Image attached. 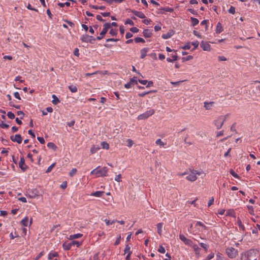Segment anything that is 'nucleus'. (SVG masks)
<instances>
[{
  "label": "nucleus",
  "instance_id": "nucleus-1",
  "mask_svg": "<svg viewBox=\"0 0 260 260\" xmlns=\"http://www.w3.org/2000/svg\"><path fill=\"white\" fill-rule=\"evenodd\" d=\"M100 167H98L96 169L93 170L90 174L91 175H97L98 176H106L108 169L107 167H104L102 168L99 169Z\"/></svg>",
  "mask_w": 260,
  "mask_h": 260
},
{
  "label": "nucleus",
  "instance_id": "nucleus-2",
  "mask_svg": "<svg viewBox=\"0 0 260 260\" xmlns=\"http://www.w3.org/2000/svg\"><path fill=\"white\" fill-rule=\"evenodd\" d=\"M226 253L229 257L234 258L237 255L238 251L233 247H228L226 249Z\"/></svg>",
  "mask_w": 260,
  "mask_h": 260
},
{
  "label": "nucleus",
  "instance_id": "nucleus-3",
  "mask_svg": "<svg viewBox=\"0 0 260 260\" xmlns=\"http://www.w3.org/2000/svg\"><path fill=\"white\" fill-rule=\"evenodd\" d=\"M154 113V110L153 109H150V110L147 111L145 113L140 114L138 117V120H143L148 118L150 116L152 115Z\"/></svg>",
  "mask_w": 260,
  "mask_h": 260
},
{
  "label": "nucleus",
  "instance_id": "nucleus-4",
  "mask_svg": "<svg viewBox=\"0 0 260 260\" xmlns=\"http://www.w3.org/2000/svg\"><path fill=\"white\" fill-rule=\"evenodd\" d=\"M224 121L225 118L222 116H220L214 120V123L217 129H219L222 126Z\"/></svg>",
  "mask_w": 260,
  "mask_h": 260
},
{
  "label": "nucleus",
  "instance_id": "nucleus-5",
  "mask_svg": "<svg viewBox=\"0 0 260 260\" xmlns=\"http://www.w3.org/2000/svg\"><path fill=\"white\" fill-rule=\"evenodd\" d=\"M96 40V38H93L92 36H88V35H84L81 38V40L82 42L90 43L93 44V42Z\"/></svg>",
  "mask_w": 260,
  "mask_h": 260
},
{
  "label": "nucleus",
  "instance_id": "nucleus-6",
  "mask_svg": "<svg viewBox=\"0 0 260 260\" xmlns=\"http://www.w3.org/2000/svg\"><path fill=\"white\" fill-rule=\"evenodd\" d=\"M103 27H104L103 30L100 32V36H98L96 37V40H101L103 38L104 36L107 32L108 29L110 28V25L108 24V23H105L103 25Z\"/></svg>",
  "mask_w": 260,
  "mask_h": 260
},
{
  "label": "nucleus",
  "instance_id": "nucleus-7",
  "mask_svg": "<svg viewBox=\"0 0 260 260\" xmlns=\"http://www.w3.org/2000/svg\"><path fill=\"white\" fill-rule=\"evenodd\" d=\"M26 193V196L30 198H35L36 197L39 196V191L37 189H29L27 191Z\"/></svg>",
  "mask_w": 260,
  "mask_h": 260
},
{
  "label": "nucleus",
  "instance_id": "nucleus-8",
  "mask_svg": "<svg viewBox=\"0 0 260 260\" xmlns=\"http://www.w3.org/2000/svg\"><path fill=\"white\" fill-rule=\"evenodd\" d=\"M10 139L12 141L20 144L22 142V138L20 134H16L15 136H10Z\"/></svg>",
  "mask_w": 260,
  "mask_h": 260
},
{
  "label": "nucleus",
  "instance_id": "nucleus-9",
  "mask_svg": "<svg viewBox=\"0 0 260 260\" xmlns=\"http://www.w3.org/2000/svg\"><path fill=\"white\" fill-rule=\"evenodd\" d=\"M19 167L23 172H25L28 168V167L25 164V159L23 157L20 158Z\"/></svg>",
  "mask_w": 260,
  "mask_h": 260
},
{
  "label": "nucleus",
  "instance_id": "nucleus-10",
  "mask_svg": "<svg viewBox=\"0 0 260 260\" xmlns=\"http://www.w3.org/2000/svg\"><path fill=\"white\" fill-rule=\"evenodd\" d=\"M201 47L204 51H210L211 49V46L208 42H204V41H201L200 44Z\"/></svg>",
  "mask_w": 260,
  "mask_h": 260
},
{
  "label": "nucleus",
  "instance_id": "nucleus-11",
  "mask_svg": "<svg viewBox=\"0 0 260 260\" xmlns=\"http://www.w3.org/2000/svg\"><path fill=\"white\" fill-rule=\"evenodd\" d=\"M179 238L185 243V244L189 246H191L192 245V241L190 239H187L184 235L180 234Z\"/></svg>",
  "mask_w": 260,
  "mask_h": 260
},
{
  "label": "nucleus",
  "instance_id": "nucleus-12",
  "mask_svg": "<svg viewBox=\"0 0 260 260\" xmlns=\"http://www.w3.org/2000/svg\"><path fill=\"white\" fill-rule=\"evenodd\" d=\"M130 250H131V247L128 245H126L125 248L124 249V254L127 253V254L125 257V260H129L130 259L131 254L132 253V252Z\"/></svg>",
  "mask_w": 260,
  "mask_h": 260
},
{
  "label": "nucleus",
  "instance_id": "nucleus-13",
  "mask_svg": "<svg viewBox=\"0 0 260 260\" xmlns=\"http://www.w3.org/2000/svg\"><path fill=\"white\" fill-rule=\"evenodd\" d=\"M131 12L135 15H136V16H137V17H139L140 18L144 19V18H145V14L142 12L137 11L135 10H131Z\"/></svg>",
  "mask_w": 260,
  "mask_h": 260
},
{
  "label": "nucleus",
  "instance_id": "nucleus-14",
  "mask_svg": "<svg viewBox=\"0 0 260 260\" xmlns=\"http://www.w3.org/2000/svg\"><path fill=\"white\" fill-rule=\"evenodd\" d=\"M143 35L145 38H150L152 35V30L145 29L143 31Z\"/></svg>",
  "mask_w": 260,
  "mask_h": 260
},
{
  "label": "nucleus",
  "instance_id": "nucleus-15",
  "mask_svg": "<svg viewBox=\"0 0 260 260\" xmlns=\"http://www.w3.org/2000/svg\"><path fill=\"white\" fill-rule=\"evenodd\" d=\"M204 107H205V109L207 110H211L212 107L213 106V105L214 104V102H205L204 103Z\"/></svg>",
  "mask_w": 260,
  "mask_h": 260
},
{
  "label": "nucleus",
  "instance_id": "nucleus-16",
  "mask_svg": "<svg viewBox=\"0 0 260 260\" xmlns=\"http://www.w3.org/2000/svg\"><path fill=\"white\" fill-rule=\"evenodd\" d=\"M174 34V31L173 30H171L166 34H163L161 36L162 38L164 39H168L171 38Z\"/></svg>",
  "mask_w": 260,
  "mask_h": 260
},
{
  "label": "nucleus",
  "instance_id": "nucleus-17",
  "mask_svg": "<svg viewBox=\"0 0 260 260\" xmlns=\"http://www.w3.org/2000/svg\"><path fill=\"white\" fill-rule=\"evenodd\" d=\"M187 180L193 182L197 179V177L193 173H191L186 177Z\"/></svg>",
  "mask_w": 260,
  "mask_h": 260
},
{
  "label": "nucleus",
  "instance_id": "nucleus-18",
  "mask_svg": "<svg viewBox=\"0 0 260 260\" xmlns=\"http://www.w3.org/2000/svg\"><path fill=\"white\" fill-rule=\"evenodd\" d=\"M149 48H144L141 50V58L143 59L146 56V53L149 51Z\"/></svg>",
  "mask_w": 260,
  "mask_h": 260
},
{
  "label": "nucleus",
  "instance_id": "nucleus-19",
  "mask_svg": "<svg viewBox=\"0 0 260 260\" xmlns=\"http://www.w3.org/2000/svg\"><path fill=\"white\" fill-rule=\"evenodd\" d=\"M72 246V242L70 243L64 242L62 244V247L64 250H69Z\"/></svg>",
  "mask_w": 260,
  "mask_h": 260
},
{
  "label": "nucleus",
  "instance_id": "nucleus-20",
  "mask_svg": "<svg viewBox=\"0 0 260 260\" xmlns=\"http://www.w3.org/2000/svg\"><path fill=\"white\" fill-rule=\"evenodd\" d=\"M104 193L105 192L103 191H96L95 192H92L90 194V196L100 197H102L104 194Z\"/></svg>",
  "mask_w": 260,
  "mask_h": 260
},
{
  "label": "nucleus",
  "instance_id": "nucleus-21",
  "mask_svg": "<svg viewBox=\"0 0 260 260\" xmlns=\"http://www.w3.org/2000/svg\"><path fill=\"white\" fill-rule=\"evenodd\" d=\"M223 31L222 26L220 22H218L217 24L216 28V32L217 34H220Z\"/></svg>",
  "mask_w": 260,
  "mask_h": 260
},
{
  "label": "nucleus",
  "instance_id": "nucleus-22",
  "mask_svg": "<svg viewBox=\"0 0 260 260\" xmlns=\"http://www.w3.org/2000/svg\"><path fill=\"white\" fill-rule=\"evenodd\" d=\"M58 254L56 252H50L48 254V258L49 260H51L53 257H58Z\"/></svg>",
  "mask_w": 260,
  "mask_h": 260
},
{
  "label": "nucleus",
  "instance_id": "nucleus-23",
  "mask_svg": "<svg viewBox=\"0 0 260 260\" xmlns=\"http://www.w3.org/2000/svg\"><path fill=\"white\" fill-rule=\"evenodd\" d=\"M162 226H163V224H162V223H161V222L158 223L157 224V233L159 235H161Z\"/></svg>",
  "mask_w": 260,
  "mask_h": 260
},
{
  "label": "nucleus",
  "instance_id": "nucleus-24",
  "mask_svg": "<svg viewBox=\"0 0 260 260\" xmlns=\"http://www.w3.org/2000/svg\"><path fill=\"white\" fill-rule=\"evenodd\" d=\"M190 20L191 22V25L193 26L197 25L199 22V21L198 19L192 17H190Z\"/></svg>",
  "mask_w": 260,
  "mask_h": 260
},
{
  "label": "nucleus",
  "instance_id": "nucleus-25",
  "mask_svg": "<svg viewBox=\"0 0 260 260\" xmlns=\"http://www.w3.org/2000/svg\"><path fill=\"white\" fill-rule=\"evenodd\" d=\"M82 236V234H76L74 235H72L70 236V239L73 240L75 239H78L81 238Z\"/></svg>",
  "mask_w": 260,
  "mask_h": 260
},
{
  "label": "nucleus",
  "instance_id": "nucleus-26",
  "mask_svg": "<svg viewBox=\"0 0 260 260\" xmlns=\"http://www.w3.org/2000/svg\"><path fill=\"white\" fill-rule=\"evenodd\" d=\"M47 147L49 148L52 149L54 151H55L57 147L52 142H49L47 144Z\"/></svg>",
  "mask_w": 260,
  "mask_h": 260
},
{
  "label": "nucleus",
  "instance_id": "nucleus-27",
  "mask_svg": "<svg viewBox=\"0 0 260 260\" xmlns=\"http://www.w3.org/2000/svg\"><path fill=\"white\" fill-rule=\"evenodd\" d=\"M52 98L53 99L52 102L53 104L57 105L58 103L60 102V101L55 94H53L52 95Z\"/></svg>",
  "mask_w": 260,
  "mask_h": 260
},
{
  "label": "nucleus",
  "instance_id": "nucleus-28",
  "mask_svg": "<svg viewBox=\"0 0 260 260\" xmlns=\"http://www.w3.org/2000/svg\"><path fill=\"white\" fill-rule=\"evenodd\" d=\"M100 147L99 146H93L90 149V152L91 154L95 153L98 150H100Z\"/></svg>",
  "mask_w": 260,
  "mask_h": 260
},
{
  "label": "nucleus",
  "instance_id": "nucleus-29",
  "mask_svg": "<svg viewBox=\"0 0 260 260\" xmlns=\"http://www.w3.org/2000/svg\"><path fill=\"white\" fill-rule=\"evenodd\" d=\"M237 224L241 230H242L243 231H244L245 230L244 225L242 224V221L239 218H238L237 220Z\"/></svg>",
  "mask_w": 260,
  "mask_h": 260
},
{
  "label": "nucleus",
  "instance_id": "nucleus-30",
  "mask_svg": "<svg viewBox=\"0 0 260 260\" xmlns=\"http://www.w3.org/2000/svg\"><path fill=\"white\" fill-rule=\"evenodd\" d=\"M172 57V59L168 57L167 58V61H168L169 62H172L174 61H175V60H177V59L178 58V56H177L176 55H173Z\"/></svg>",
  "mask_w": 260,
  "mask_h": 260
},
{
  "label": "nucleus",
  "instance_id": "nucleus-31",
  "mask_svg": "<svg viewBox=\"0 0 260 260\" xmlns=\"http://www.w3.org/2000/svg\"><path fill=\"white\" fill-rule=\"evenodd\" d=\"M160 10H162L166 12H173L174 11V9L172 8H169V7H164L161 8L159 9Z\"/></svg>",
  "mask_w": 260,
  "mask_h": 260
},
{
  "label": "nucleus",
  "instance_id": "nucleus-32",
  "mask_svg": "<svg viewBox=\"0 0 260 260\" xmlns=\"http://www.w3.org/2000/svg\"><path fill=\"white\" fill-rule=\"evenodd\" d=\"M28 219L27 217H25L24 218H23L21 221V223L24 226H27L28 225Z\"/></svg>",
  "mask_w": 260,
  "mask_h": 260
},
{
  "label": "nucleus",
  "instance_id": "nucleus-33",
  "mask_svg": "<svg viewBox=\"0 0 260 260\" xmlns=\"http://www.w3.org/2000/svg\"><path fill=\"white\" fill-rule=\"evenodd\" d=\"M101 146L103 149H106L107 150L109 148V145L105 141H103L101 143Z\"/></svg>",
  "mask_w": 260,
  "mask_h": 260
},
{
  "label": "nucleus",
  "instance_id": "nucleus-34",
  "mask_svg": "<svg viewBox=\"0 0 260 260\" xmlns=\"http://www.w3.org/2000/svg\"><path fill=\"white\" fill-rule=\"evenodd\" d=\"M69 89L72 92H76L77 91V87L73 85L69 86Z\"/></svg>",
  "mask_w": 260,
  "mask_h": 260
},
{
  "label": "nucleus",
  "instance_id": "nucleus-35",
  "mask_svg": "<svg viewBox=\"0 0 260 260\" xmlns=\"http://www.w3.org/2000/svg\"><path fill=\"white\" fill-rule=\"evenodd\" d=\"M0 126L3 128H8L9 125L6 123H5L3 121L0 120Z\"/></svg>",
  "mask_w": 260,
  "mask_h": 260
},
{
  "label": "nucleus",
  "instance_id": "nucleus-36",
  "mask_svg": "<svg viewBox=\"0 0 260 260\" xmlns=\"http://www.w3.org/2000/svg\"><path fill=\"white\" fill-rule=\"evenodd\" d=\"M135 41L136 43H145V40L142 38H140V37H137L135 39Z\"/></svg>",
  "mask_w": 260,
  "mask_h": 260
},
{
  "label": "nucleus",
  "instance_id": "nucleus-37",
  "mask_svg": "<svg viewBox=\"0 0 260 260\" xmlns=\"http://www.w3.org/2000/svg\"><path fill=\"white\" fill-rule=\"evenodd\" d=\"M109 34L112 36H116L117 34V30L116 29H111L109 31Z\"/></svg>",
  "mask_w": 260,
  "mask_h": 260
},
{
  "label": "nucleus",
  "instance_id": "nucleus-38",
  "mask_svg": "<svg viewBox=\"0 0 260 260\" xmlns=\"http://www.w3.org/2000/svg\"><path fill=\"white\" fill-rule=\"evenodd\" d=\"M230 173L233 176H234V177L236 178H238L239 179L240 178V177L235 172V171L231 169L230 171Z\"/></svg>",
  "mask_w": 260,
  "mask_h": 260
},
{
  "label": "nucleus",
  "instance_id": "nucleus-39",
  "mask_svg": "<svg viewBox=\"0 0 260 260\" xmlns=\"http://www.w3.org/2000/svg\"><path fill=\"white\" fill-rule=\"evenodd\" d=\"M55 163H53V164H52L51 166H50L47 169V170L46 171V173H49L50 172L52 169L55 167Z\"/></svg>",
  "mask_w": 260,
  "mask_h": 260
},
{
  "label": "nucleus",
  "instance_id": "nucleus-40",
  "mask_svg": "<svg viewBox=\"0 0 260 260\" xmlns=\"http://www.w3.org/2000/svg\"><path fill=\"white\" fill-rule=\"evenodd\" d=\"M7 116L11 119H14L15 117L14 113H13L12 112H8L7 113Z\"/></svg>",
  "mask_w": 260,
  "mask_h": 260
},
{
  "label": "nucleus",
  "instance_id": "nucleus-41",
  "mask_svg": "<svg viewBox=\"0 0 260 260\" xmlns=\"http://www.w3.org/2000/svg\"><path fill=\"white\" fill-rule=\"evenodd\" d=\"M137 78L136 77H134L133 78L131 79L130 82L132 84H137L138 83V80Z\"/></svg>",
  "mask_w": 260,
  "mask_h": 260
},
{
  "label": "nucleus",
  "instance_id": "nucleus-42",
  "mask_svg": "<svg viewBox=\"0 0 260 260\" xmlns=\"http://www.w3.org/2000/svg\"><path fill=\"white\" fill-rule=\"evenodd\" d=\"M196 225L198 226H202L204 228V230H207V226H206L202 222H201V221H197V223H196Z\"/></svg>",
  "mask_w": 260,
  "mask_h": 260
},
{
  "label": "nucleus",
  "instance_id": "nucleus-43",
  "mask_svg": "<svg viewBox=\"0 0 260 260\" xmlns=\"http://www.w3.org/2000/svg\"><path fill=\"white\" fill-rule=\"evenodd\" d=\"M158 251L161 253H165L166 251L165 248L162 245H160L158 248Z\"/></svg>",
  "mask_w": 260,
  "mask_h": 260
},
{
  "label": "nucleus",
  "instance_id": "nucleus-44",
  "mask_svg": "<svg viewBox=\"0 0 260 260\" xmlns=\"http://www.w3.org/2000/svg\"><path fill=\"white\" fill-rule=\"evenodd\" d=\"M230 13L234 14L235 13V8L232 6H231L230 9L228 10Z\"/></svg>",
  "mask_w": 260,
  "mask_h": 260
},
{
  "label": "nucleus",
  "instance_id": "nucleus-45",
  "mask_svg": "<svg viewBox=\"0 0 260 260\" xmlns=\"http://www.w3.org/2000/svg\"><path fill=\"white\" fill-rule=\"evenodd\" d=\"M125 24H129L131 25H134V23L132 20L129 19H127L125 21Z\"/></svg>",
  "mask_w": 260,
  "mask_h": 260
},
{
  "label": "nucleus",
  "instance_id": "nucleus-46",
  "mask_svg": "<svg viewBox=\"0 0 260 260\" xmlns=\"http://www.w3.org/2000/svg\"><path fill=\"white\" fill-rule=\"evenodd\" d=\"M155 143L157 145H159L160 146H164L165 145V143L160 139H157Z\"/></svg>",
  "mask_w": 260,
  "mask_h": 260
},
{
  "label": "nucleus",
  "instance_id": "nucleus-47",
  "mask_svg": "<svg viewBox=\"0 0 260 260\" xmlns=\"http://www.w3.org/2000/svg\"><path fill=\"white\" fill-rule=\"evenodd\" d=\"M200 245L206 251H207L208 250V245L206 244H204L203 243H200Z\"/></svg>",
  "mask_w": 260,
  "mask_h": 260
},
{
  "label": "nucleus",
  "instance_id": "nucleus-48",
  "mask_svg": "<svg viewBox=\"0 0 260 260\" xmlns=\"http://www.w3.org/2000/svg\"><path fill=\"white\" fill-rule=\"evenodd\" d=\"M72 246L76 245L77 247H79L81 245V243L77 241H72Z\"/></svg>",
  "mask_w": 260,
  "mask_h": 260
},
{
  "label": "nucleus",
  "instance_id": "nucleus-49",
  "mask_svg": "<svg viewBox=\"0 0 260 260\" xmlns=\"http://www.w3.org/2000/svg\"><path fill=\"white\" fill-rule=\"evenodd\" d=\"M193 58V56H191V55H188L185 57H183L182 58V60L183 61H188V60H191Z\"/></svg>",
  "mask_w": 260,
  "mask_h": 260
},
{
  "label": "nucleus",
  "instance_id": "nucleus-50",
  "mask_svg": "<svg viewBox=\"0 0 260 260\" xmlns=\"http://www.w3.org/2000/svg\"><path fill=\"white\" fill-rule=\"evenodd\" d=\"M189 170L190 172L193 173L195 175L197 174L200 175L201 174V172L197 170H194L193 169H189Z\"/></svg>",
  "mask_w": 260,
  "mask_h": 260
},
{
  "label": "nucleus",
  "instance_id": "nucleus-51",
  "mask_svg": "<svg viewBox=\"0 0 260 260\" xmlns=\"http://www.w3.org/2000/svg\"><path fill=\"white\" fill-rule=\"evenodd\" d=\"M104 221L106 222V224L107 225L112 224L113 223L115 222V220H112V221H110L109 220H108L107 219H105Z\"/></svg>",
  "mask_w": 260,
  "mask_h": 260
},
{
  "label": "nucleus",
  "instance_id": "nucleus-52",
  "mask_svg": "<svg viewBox=\"0 0 260 260\" xmlns=\"http://www.w3.org/2000/svg\"><path fill=\"white\" fill-rule=\"evenodd\" d=\"M77 172V169L76 168L73 169L71 172H70L69 174L71 177L74 175Z\"/></svg>",
  "mask_w": 260,
  "mask_h": 260
},
{
  "label": "nucleus",
  "instance_id": "nucleus-53",
  "mask_svg": "<svg viewBox=\"0 0 260 260\" xmlns=\"http://www.w3.org/2000/svg\"><path fill=\"white\" fill-rule=\"evenodd\" d=\"M17 114L18 115H19V116H21L20 117V118L21 119H23V117H24V112H23V111H17Z\"/></svg>",
  "mask_w": 260,
  "mask_h": 260
},
{
  "label": "nucleus",
  "instance_id": "nucleus-54",
  "mask_svg": "<svg viewBox=\"0 0 260 260\" xmlns=\"http://www.w3.org/2000/svg\"><path fill=\"white\" fill-rule=\"evenodd\" d=\"M139 30V29L136 27H133L130 28V31L133 33H137Z\"/></svg>",
  "mask_w": 260,
  "mask_h": 260
},
{
  "label": "nucleus",
  "instance_id": "nucleus-55",
  "mask_svg": "<svg viewBox=\"0 0 260 260\" xmlns=\"http://www.w3.org/2000/svg\"><path fill=\"white\" fill-rule=\"evenodd\" d=\"M214 254L213 253H211L207 256L206 259H205L204 260H210L212 258H213L214 257Z\"/></svg>",
  "mask_w": 260,
  "mask_h": 260
},
{
  "label": "nucleus",
  "instance_id": "nucleus-56",
  "mask_svg": "<svg viewBox=\"0 0 260 260\" xmlns=\"http://www.w3.org/2000/svg\"><path fill=\"white\" fill-rule=\"evenodd\" d=\"M151 93V91H147V92H144L142 93H140L138 94L139 96L140 97H143L146 94H149Z\"/></svg>",
  "mask_w": 260,
  "mask_h": 260
},
{
  "label": "nucleus",
  "instance_id": "nucleus-57",
  "mask_svg": "<svg viewBox=\"0 0 260 260\" xmlns=\"http://www.w3.org/2000/svg\"><path fill=\"white\" fill-rule=\"evenodd\" d=\"M127 146L129 147H131L134 144L133 141L131 139H127Z\"/></svg>",
  "mask_w": 260,
  "mask_h": 260
},
{
  "label": "nucleus",
  "instance_id": "nucleus-58",
  "mask_svg": "<svg viewBox=\"0 0 260 260\" xmlns=\"http://www.w3.org/2000/svg\"><path fill=\"white\" fill-rule=\"evenodd\" d=\"M191 44L194 46L193 49H195L198 47L199 42L198 41H196L195 42H192Z\"/></svg>",
  "mask_w": 260,
  "mask_h": 260
},
{
  "label": "nucleus",
  "instance_id": "nucleus-59",
  "mask_svg": "<svg viewBox=\"0 0 260 260\" xmlns=\"http://www.w3.org/2000/svg\"><path fill=\"white\" fill-rule=\"evenodd\" d=\"M121 179V174H119L115 177V180L117 182H121V181H122Z\"/></svg>",
  "mask_w": 260,
  "mask_h": 260
},
{
  "label": "nucleus",
  "instance_id": "nucleus-60",
  "mask_svg": "<svg viewBox=\"0 0 260 260\" xmlns=\"http://www.w3.org/2000/svg\"><path fill=\"white\" fill-rule=\"evenodd\" d=\"M120 240H121V236L119 235V237L116 240V241L114 243V245L115 246L118 245L120 243Z\"/></svg>",
  "mask_w": 260,
  "mask_h": 260
},
{
  "label": "nucleus",
  "instance_id": "nucleus-61",
  "mask_svg": "<svg viewBox=\"0 0 260 260\" xmlns=\"http://www.w3.org/2000/svg\"><path fill=\"white\" fill-rule=\"evenodd\" d=\"M37 139L41 144H44L45 143V140L43 137H38Z\"/></svg>",
  "mask_w": 260,
  "mask_h": 260
},
{
  "label": "nucleus",
  "instance_id": "nucleus-62",
  "mask_svg": "<svg viewBox=\"0 0 260 260\" xmlns=\"http://www.w3.org/2000/svg\"><path fill=\"white\" fill-rule=\"evenodd\" d=\"M254 250L251 249L249 251H248L247 254V258H249L252 256V253L254 252Z\"/></svg>",
  "mask_w": 260,
  "mask_h": 260
},
{
  "label": "nucleus",
  "instance_id": "nucleus-63",
  "mask_svg": "<svg viewBox=\"0 0 260 260\" xmlns=\"http://www.w3.org/2000/svg\"><path fill=\"white\" fill-rule=\"evenodd\" d=\"M182 48L185 50L189 49L190 48V43H188L183 47H182Z\"/></svg>",
  "mask_w": 260,
  "mask_h": 260
},
{
  "label": "nucleus",
  "instance_id": "nucleus-64",
  "mask_svg": "<svg viewBox=\"0 0 260 260\" xmlns=\"http://www.w3.org/2000/svg\"><path fill=\"white\" fill-rule=\"evenodd\" d=\"M193 249H194V251H196V253L199 252L200 249L197 245H194L193 246Z\"/></svg>",
  "mask_w": 260,
  "mask_h": 260
}]
</instances>
